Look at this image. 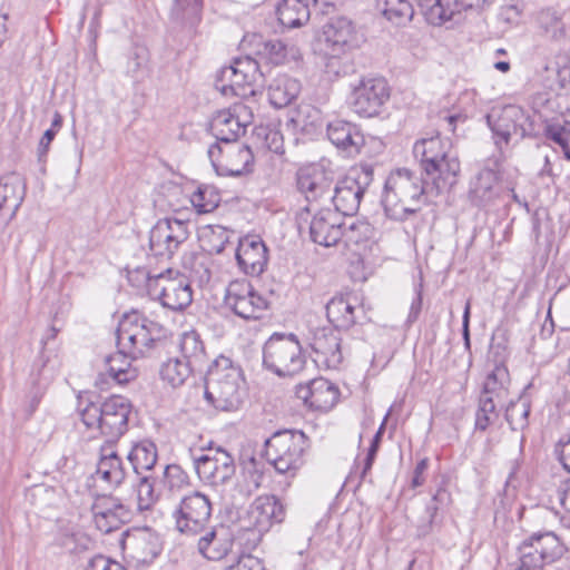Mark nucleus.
Returning <instances> with one entry per match:
<instances>
[{"label":"nucleus","instance_id":"nucleus-16","mask_svg":"<svg viewBox=\"0 0 570 570\" xmlns=\"http://www.w3.org/2000/svg\"><path fill=\"white\" fill-rule=\"evenodd\" d=\"M193 465L199 480L212 487L226 484L236 471L233 455L222 448H209L206 453L193 455Z\"/></svg>","mask_w":570,"mask_h":570},{"label":"nucleus","instance_id":"nucleus-41","mask_svg":"<svg viewBox=\"0 0 570 570\" xmlns=\"http://www.w3.org/2000/svg\"><path fill=\"white\" fill-rule=\"evenodd\" d=\"M194 368L179 357H169L161 364L159 374L161 380L171 387H178L186 382Z\"/></svg>","mask_w":570,"mask_h":570},{"label":"nucleus","instance_id":"nucleus-29","mask_svg":"<svg viewBox=\"0 0 570 570\" xmlns=\"http://www.w3.org/2000/svg\"><path fill=\"white\" fill-rule=\"evenodd\" d=\"M26 195V184L21 175L10 173L0 177V213L8 220L16 216Z\"/></svg>","mask_w":570,"mask_h":570},{"label":"nucleus","instance_id":"nucleus-45","mask_svg":"<svg viewBox=\"0 0 570 570\" xmlns=\"http://www.w3.org/2000/svg\"><path fill=\"white\" fill-rule=\"evenodd\" d=\"M530 405L527 401H511L505 409V420L513 431L523 430L528 425Z\"/></svg>","mask_w":570,"mask_h":570},{"label":"nucleus","instance_id":"nucleus-64","mask_svg":"<svg viewBox=\"0 0 570 570\" xmlns=\"http://www.w3.org/2000/svg\"><path fill=\"white\" fill-rule=\"evenodd\" d=\"M560 461L563 468L570 472V436L568 441L560 444Z\"/></svg>","mask_w":570,"mask_h":570},{"label":"nucleus","instance_id":"nucleus-4","mask_svg":"<svg viewBox=\"0 0 570 570\" xmlns=\"http://www.w3.org/2000/svg\"><path fill=\"white\" fill-rule=\"evenodd\" d=\"M131 405L127 399L114 395L102 403L78 397V413L82 423L97 430L109 441L118 440L128 429Z\"/></svg>","mask_w":570,"mask_h":570},{"label":"nucleus","instance_id":"nucleus-53","mask_svg":"<svg viewBox=\"0 0 570 570\" xmlns=\"http://www.w3.org/2000/svg\"><path fill=\"white\" fill-rule=\"evenodd\" d=\"M446 497V491L443 489L438 490V492L433 495L431 501L426 504L425 513H426V522L422 523L417 527V535L425 537L431 532L432 524L436 512L439 510L436 502L442 501Z\"/></svg>","mask_w":570,"mask_h":570},{"label":"nucleus","instance_id":"nucleus-27","mask_svg":"<svg viewBox=\"0 0 570 570\" xmlns=\"http://www.w3.org/2000/svg\"><path fill=\"white\" fill-rule=\"evenodd\" d=\"M324 41L331 55L338 56L356 46L352 22L346 18L332 19L324 27Z\"/></svg>","mask_w":570,"mask_h":570},{"label":"nucleus","instance_id":"nucleus-43","mask_svg":"<svg viewBox=\"0 0 570 570\" xmlns=\"http://www.w3.org/2000/svg\"><path fill=\"white\" fill-rule=\"evenodd\" d=\"M199 240L204 249L219 254L229 242V230L220 225H207L200 228Z\"/></svg>","mask_w":570,"mask_h":570},{"label":"nucleus","instance_id":"nucleus-38","mask_svg":"<svg viewBox=\"0 0 570 570\" xmlns=\"http://www.w3.org/2000/svg\"><path fill=\"white\" fill-rule=\"evenodd\" d=\"M509 372L504 366H495L488 374L480 397H490L499 404L504 403L508 396Z\"/></svg>","mask_w":570,"mask_h":570},{"label":"nucleus","instance_id":"nucleus-30","mask_svg":"<svg viewBox=\"0 0 570 570\" xmlns=\"http://www.w3.org/2000/svg\"><path fill=\"white\" fill-rule=\"evenodd\" d=\"M122 549L137 561L148 562L160 552L158 537L147 529L127 532L122 539Z\"/></svg>","mask_w":570,"mask_h":570},{"label":"nucleus","instance_id":"nucleus-18","mask_svg":"<svg viewBox=\"0 0 570 570\" xmlns=\"http://www.w3.org/2000/svg\"><path fill=\"white\" fill-rule=\"evenodd\" d=\"M253 119L252 108L243 102L218 110L210 120V131L217 140L215 144L236 141L245 134Z\"/></svg>","mask_w":570,"mask_h":570},{"label":"nucleus","instance_id":"nucleus-13","mask_svg":"<svg viewBox=\"0 0 570 570\" xmlns=\"http://www.w3.org/2000/svg\"><path fill=\"white\" fill-rule=\"evenodd\" d=\"M487 122L495 138V144H509L512 139H523L531 130L530 116L517 105H508L487 116Z\"/></svg>","mask_w":570,"mask_h":570},{"label":"nucleus","instance_id":"nucleus-10","mask_svg":"<svg viewBox=\"0 0 570 570\" xmlns=\"http://www.w3.org/2000/svg\"><path fill=\"white\" fill-rule=\"evenodd\" d=\"M389 99L390 87L383 77L365 76L351 85L348 104L362 117L380 115Z\"/></svg>","mask_w":570,"mask_h":570},{"label":"nucleus","instance_id":"nucleus-60","mask_svg":"<svg viewBox=\"0 0 570 570\" xmlns=\"http://www.w3.org/2000/svg\"><path fill=\"white\" fill-rule=\"evenodd\" d=\"M470 316H471V303H470V301H468L464 306L463 317H462V337H463L464 346L466 350H470V346H471Z\"/></svg>","mask_w":570,"mask_h":570},{"label":"nucleus","instance_id":"nucleus-21","mask_svg":"<svg viewBox=\"0 0 570 570\" xmlns=\"http://www.w3.org/2000/svg\"><path fill=\"white\" fill-rule=\"evenodd\" d=\"M334 176L321 165H309L296 173V186L313 208L314 203L325 202L332 196Z\"/></svg>","mask_w":570,"mask_h":570},{"label":"nucleus","instance_id":"nucleus-42","mask_svg":"<svg viewBox=\"0 0 570 570\" xmlns=\"http://www.w3.org/2000/svg\"><path fill=\"white\" fill-rule=\"evenodd\" d=\"M97 475L111 487H118L126 476L121 459L115 453L104 455L98 462Z\"/></svg>","mask_w":570,"mask_h":570},{"label":"nucleus","instance_id":"nucleus-2","mask_svg":"<svg viewBox=\"0 0 570 570\" xmlns=\"http://www.w3.org/2000/svg\"><path fill=\"white\" fill-rule=\"evenodd\" d=\"M413 155L425 176L432 180L433 188L449 191L456 184L460 160L449 138L441 137L439 132L423 137L414 144Z\"/></svg>","mask_w":570,"mask_h":570},{"label":"nucleus","instance_id":"nucleus-20","mask_svg":"<svg viewBox=\"0 0 570 570\" xmlns=\"http://www.w3.org/2000/svg\"><path fill=\"white\" fill-rule=\"evenodd\" d=\"M311 212H315L309 223L311 239L325 247L336 245L343 236L341 215L331 208L317 209L312 206H306L298 213V219L306 222L307 215Z\"/></svg>","mask_w":570,"mask_h":570},{"label":"nucleus","instance_id":"nucleus-15","mask_svg":"<svg viewBox=\"0 0 570 570\" xmlns=\"http://www.w3.org/2000/svg\"><path fill=\"white\" fill-rule=\"evenodd\" d=\"M372 180L371 171L354 170L337 183H333L332 196L327 203L335 206L337 214L352 216L357 213L363 195Z\"/></svg>","mask_w":570,"mask_h":570},{"label":"nucleus","instance_id":"nucleus-5","mask_svg":"<svg viewBox=\"0 0 570 570\" xmlns=\"http://www.w3.org/2000/svg\"><path fill=\"white\" fill-rule=\"evenodd\" d=\"M306 446L302 431L281 430L265 441V456L277 473L292 479L304 464Z\"/></svg>","mask_w":570,"mask_h":570},{"label":"nucleus","instance_id":"nucleus-11","mask_svg":"<svg viewBox=\"0 0 570 570\" xmlns=\"http://www.w3.org/2000/svg\"><path fill=\"white\" fill-rule=\"evenodd\" d=\"M212 501L200 491L184 495L173 512L176 528L187 535L203 532L212 517Z\"/></svg>","mask_w":570,"mask_h":570},{"label":"nucleus","instance_id":"nucleus-47","mask_svg":"<svg viewBox=\"0 0 570 570\" xmlns=\"http://www.w3.org/2000/svg\"><path fill=\"white\" fill-rule=\"evenodd\" d=\"M158 500V493L155 490V481L150 475H138L137 483V505L144 511L150 509Z\"/></svg>","mask_w":570,"mask_h":570},{"label":"nucleus","instance_id":"nucleus-59","mask_svg":"<svg viewBox=\"0 0 570 570\" xmlns=\"http://www.w3.org/2000/svg\"><path fill=\"white\" fill-rule=\"evenodd\" d=\"M245 471L249 476L250 484L255 489H258L263 482L264 473L258 469V465L254 459L248 462Z\"/></svg>","mask_w":570,"mask_h":570},{"label":"nucleus","instance_id":"nucleus-51","mask_svg":"<svg viewBox=\"0 0 570 570\" xmlns=\"http://www.w3.org/2000/svg\"><path fill=\"white\" fill-rule=\"evenodd\" d=\"M538 21L541 29L551 39L559 40L564 37V23L556 11L550 9L541 11Z\"/></svg>","mask_w":570,"mask_h":570},{"label":"nucleus","instance_id":"nucleus-56","mask_svg":"<svg viewBox=\"0 0 570 570\" xmlns=\"http://www.w3.org/2000/svg\"><path fill=\"white\" fill-rule=\"evenodd\" d=\"M41 370L39 372V375L41 380H43L46 383L49 382L55 372L60 365L59 361H55L51 363L49 356H46L45 354L41 355Z\"/></svg>","mask_w":570,"mask_h":570},{"label":"nucleus","instance_id":"nucleus-55","mask_svg":"<svg viewBox=\"0 0 570 570\" xmlns=\"http://www.w3.org/2000/svg\"><path fill=\"white\" fill-rule=\"evenodd\" d=\"M546 136L557 144L563 154L566 153V148L570 144V129L563 126H549L546 130Z\"/></svg>","mask_w":570,"mask_h":570},{"label":"nucleus","instance_id":"nucleus-28","mask_svg":"<svg viewBox=\"0 0 570 570\" xmlns=\"http://www.w3.org/2000/svg\"><path fill=\"white\" fill-rule=\"evenodd\" d=\"M499 173L482 168L470 181L469 199L478 207H484L500 196Z\"/></svg>","mask_w":570,"mask_h":570},{"label":"nucleus","instance_id":"nucleus-24","mask_svg":"<svg viewBox=\"0 0 570 570\" xmlns=\"http://www.w3.org/2000/svg\"><path fill=\"white\" fill-rule=\"evenodd\" d=\"M236 261L239 268L247 275H261L268 262L267 247L256 235H247L239 239L236 249Z\"/></svg>","mask_w":570,"mask_h":570},{"label":"nucleus","instance_id":"nucleus-33","mask_svg":"<svg viewBox=\"0 0 570 570\" xmlns=\"http://www.w3.org/2000/svg\"><path fill=\"white\" fill-rule=\"evenodd\" d=\"M419 7L426 21L441 26L465 10L459 0H419Z\"/></svg>","mask_w":570,"mask_h":570},{"label":"nucleus","instance_id":"nucleus-1","mask_svg":"<svg viewBox=\"0 0 570 570\" xmlns=\"http://www.w3.org/2000/svg\"><path fill=\"white\" fill-rule=\"evenodd\" d=\"M443 193L433 188L432 180L428 177L423 179L403 168L389 176L382 204L390 218L404 220L409 215L419 212L429 196H439Z\"/></svg>","mask_w":570,"mask_h":570},{"label":"nucleus","instance_id":"nucleus-61","mask_svg":"<svg viewBox=\"0 0 570 570\" xmlns=\"http://www.w3.org/2000/svg\"><path fill=\"white\" fill-rule=\"evenodd\" d=\"M428 468H429V459L424 458L417 462V464L414 469L413 478H412V487L413 488L421 487L424 483L425 479L423 475H424L425 471L428 470Z\"/></svg>","mask_w":570,"mask_h":570},{"label":"nucleus","instance_id":"nucleus-12","mask_svg":"<svg viewBox=\"0 0 570 570\" xmlns=\"http://www.w3.org/2000/svg\"><path fill=\"white\" fill-rule=\"evenodd\" d=\"M208 157L220 176H240L253 170L254 155L250 148L236 141L213 144Z\"/></svg>","mask_w":570,"mask_h":570},{"label":"nucleus","instance_id":"nucleus-26","mask_svg":"<svg viewBox=\"0 0 570 570\" xmlns=\"http://www.w3.org/2000/svg\"><path fill=\"white\" fill-rule=\"evenodd\" d=\"M327 137L333 145L350 157L360 154L365 144V137L360 127L345 120L330 122Z\"/></svg>","mask_w":570,"mask_h":570},{"label":"nucleus","instance_id":"nucleus-62","mask_svg":"<svg viewBox=\"0 0 570 570\" xmlns=\"http://www.w3.org/2000/svg\"><path fill=\"white\" fill-rule=\"evenodd\" d=\"M266 146L274 153L283 151V138L278 131L269 130L266 134Z\"/></svg>","mask_w":570,"mask_h":570},{"label":"nucleus","instance_id":"nucleus-22","mask_svg":"<svg viewBox=\"0 0 570 570\" xmlns=\"http://www.w3.org/2000/svg\"><path fill=\"white\" fill-rule=\"evenodd\" d=\"M91 512L96 528L102 533H109L131 519L129 508L111 495L98 497L91 505Z\"/></svg>","mask_w":570,"mask_h":570},{"label":"nucleus","instance_id":"nucleus-3","mask_svg":"<svg viewBox=\"0 0 570 570\" xmlns=\"http://www.w3.org/2000/svg\"><path fill=\"white\" fill-rule=\"evenodd\" d=\"M204 396L217 410L225 412L239 410L247 397L242 370L228 357L220 356L215 360L205 377Z\"/></svg>","mask_w":570,"mask_h":570},{"label":"nucleus","instance_id":"nucleus-54","mask_svg":"<svg viewBox=\"0 0 570 570\" xmlns=\"http://www.w3.org/2000/svg\"><path fill=\"white\" fill-rule=\"evenodd\" d=\"M389 414L387 413L383 420V422L381 423L379 430L376 431L375 435L373 436L372 439V442H371V445L367 450V455L364 460V468L361 472V478L364 479L367 474V472L372 469V465L374 463V460H375V456H376V453L379 451V448H380V444H381V441H382V436L384 434V431H385V425H386V421H387V417H389Z\"/></svg>","mask_w":570,"mask_h":570},{"label":"nucleus","instance_id":"nucleus-19","mask_svg":"<svg viewBox=\"0 0 570 570\" xmlns=\"http://www.w3.org/2000/svg\"><path fill=\"white\" fill-rule=\"evenodd\" d=\"M564 552V547L552 532L532 535L519 548L520 564L524 568L542 570L543 564L559 559Z\"/></svg>","mask_w":570,"mask_h":570},{"label":"nucleus","instance_id":"nucleus-52","mask_svg":"<svg viewBox=\"0 0 570 570\" xmlns=\"http://www.w3.org/2000/svg\"><path fill=\"white\" fill-rule=\"evenodd\" d=\"M294 121L298 127H301L303 131L307 134H311L323 126L321 112L313 106H304L299 108L297 117L294 119Z\"/></svg>","mask_w":570,"mask_h":570},{"label":"nucleus","instance_id":"nucleus-63","mask_svg":"<svg viewBox=\"0 0 570 570\" xmlns=\"http://www.w3.org/2000/svg\"><path fill=\"white\" fill-rule=\"evenodd\" d=\"M111 561V559L105 556H96L89 561L87 570H109Z\"/></svg>","mask_w":570,"mask_h":570},{"label":"nucleus","instance_id":"nucleus-40","mask_svg":"<svg viewBox=\"0 0 570 570\" xmlns=\"http://www.w3.org/2000/svg\"><path fill=\"white\" fill-rule=\"evenodd\" d=\"M179 350L183 360L193 367L200 366L206 361V351L200 335L196 331L185 332L180 336Z\"/></svg>","mask_w":570,"mask_h":570},{"label":"nucleus","instance_id":"nucleus-9","mask_svg":"<svg viewBox=\"0 0 570 570\" xmlns=\"http://www.w3.org/2000/svg\"><path fill=\"white\" fill-rule=\"evenodd\" d=\"M148 294L158 299L164 307L181 311L193 301V292L186 276L167 268L166 273L150 276L147 274Z\"/></svg>","mask_w":570,"mask_h":570},{"label":"nucleus","instance_id":"nucleus-57","mask_svg":"<svg viewBox=\"0 0 570 570\" xmlns=\"http://www.w3.org/2000/svg\"><path fill=\"white\" fill-rule=\"evenodd\" d=\"M57 135V129H53V128H49L47 129L40 141H39V146H38V157H39V160L42 161L49 150V146L50 144L52 142V140L55 139Z\"/></svg>","mask_w":570,"mask_h":570},{"label":"nucleus","instance_id":"nucleus-7","mask_svg":"<svg viewBox=\"0 0 570 570\" xmlns=\"http://www.w3.org/2000/svg\"><path fill=\"white\" fill-rule=\"evenodd\" d=\"M161 327L138 312L125 314L119 321L116 336L117 345L122 352H128L130 358L147 354L159 337Z\"/></svg>","mask_w":570,"mask_h":570},{"label":"nucleus","instance_id":"nucleus-48","mask_svg":"<svg viewBox=\"0 0 570 570\" xmlns=\"http://www.w3.org/2000/svg\"><path fill=\"white\" fill-rule=\"evenodd\" d=\"M193 206L197 213H210L218 206L219 197L213 188L208 186L199 187L190 197Z\"/></svg>","mask_w":570,"mask_h":570},{"label":"nucleus","instance_id":"nucleus-46","mask_svg":"<svg viewBox=\"0 0 570 570\" xmlns=\"http://www.w3.org/2000/svg\"><path fill=\"white\" fill-rule=\"evenodd\" d=\"M163 483L165 489L171 493L180 492L189 487V475L181 466L177 464H168L164 470Z\"/></svg>","mask_w":570,"mask_h":570},{"label":"nucleus","instance_id":"nucleus-58","mask_svg":"<svg viewBox=\"0 0 570 570\" xmlns=\"http://www.w3.org/2000/svg\"><path fill=\"white\" fill-rule=\"evenodd\" d=\"M225 570H264L262 563L252 557L242 558L237 563L227 567Z\"/></svg>","mask_w":570,"mask_h":570},{"label":"nucleus","instance_id":"nucleus-35","mask_svg":"<svg viewBox=\"0 0 570 570\" xmlns=\"http://www.w3.org/2000/svg\"><path fill=\"white\" fill-rule=\"evenodd\" d=\"M252 514L261 529L274 523H281L285 518V509L279 499L274 495L261 497L253 505Z\"/></svg>","mask_w":570,"mask_h":570},{"label":"nucleus","instance_id":"nucleus-34","mask_svg":"<svg viewBox=\"0 0 570 570\" xmlns=\"http://www.w3.org/2000/svg\"><path fill=\"white\" fill-rule=\"evenodd\" d=\"M301 92V82L287 75L275 77L268 86V99L275 108L291 105Z\"/></svg>","mask_w":570,"mask_h":570},{"label":"nucleus","instance_id":"nucleus-17","mask_svg":"<svg viewBox=\"0 0 570 570\" xmlns=\"http://www.w3.org/2000/svg\"><path fill=\"white\" fill-rule=\"evenodd\" d=\"M188 237L187 222L175 218L159 219L149 232V248L154 256L169 259Z\"/></svg>","mask_w":570,"mask_h":570},{"label":"nucleus","instance_id":"nucleus-32","mask_svg":"<svg viewBox=\"0 0 570 570\" xmlns=\"http://www.w3.org/2000/svg\"><path fill=\"white\" fill-rule=\"evenodd\" d=\"M233 534L224 525L215 527L198 540L199 552L208 560H222L232 550Z\"/></svg>","mask_w":570,"mask_h":570},{"label":"nucleus","instance_id":"nucleus-49","mask_svg":"<svg viewBox=\"0 0 570 570\" xmlns=\"http://www.w3.org/2000/svg\"><path fill=\"white\" fill-rule=\"evenodd\" d=\"M296 49L295 47H287L281 40H269L263 45V49L261 53H263L273 65H282L284 63L288 55L292 58H295Z\"/></svg>","mask_w":570,"mask_h":570},{"label":"nucleus","instance_id":"nucleus-37","mask_svg":"<svg viewBox=\"0 0 570 570\" xmlns=\"http://www.w3.org/2000/svg\"><path fill=\"white\" fill-rule=\"evenodd\" d=\"M128 352H122L121 348L105 360L106 373L117 384H125L136 379L137 372L131 366Z\"/></svg>","mask_w":570,"mask_h":570},{"label":"nucleus","instance_id":"nucleus-39","mask_svg":"<svg viewBox=\"0 0 570 570\" xmlns=\"http://www.w3.org/2000/svg\"><path fill=\"white\" fill-rule=\"evenodd\" d=\"M128 460L137 475L150 471L157 462V449L151 441H141L135 444L128 454Z\"/></svg>","mask_w":570,"mask_h":570},{"label":"nucleus","instance_id":"nucleus-14","mask_svg":"<svg viewBox=\"0 0 570 570\" xmlns=\"http://www.w3.org/2000/svg\"><path fill=\"white\" fill-rule=\"evenodd\" d=\"M224 302L236 316L247 321L259 320L268 308L267 299L246 279L230 282Z\"/></svg>","mask_w":570,"mask_h":570},{"label":"nucleus","instance_id":"nucleus-8","mask_svg":"<svg viewBox=\"0 0 570 570\" xmlns=\"http://www.w3.org/2000/svg\"><path fill=\"white\" fill-rule=\"evenodd\" d=\"M262 78L263 73L255 59L249 56L237 57L218 71L215 88L226 97L247 98L255 95V86Z\"/></svg>","mask_w":570,"mask_h":570},{"label":"nucleus","instance_id":"nucleus-25","mask_svg":"<svg viewBox=\"0 0 570 570\" xmlns=\"http://www.w3.org/2000/svg\"><path fill=\"white\" fill-rule=\"evenodd\" d=\"M309 345L316 355V362L328 368H336L343 361L341 337L334 328L320 327L313 332Z\"/></svg>","mask_w":570,"mask_h":570},{"label":"nucleus","instance_id":"nucleus-50","mask_svg":"<svg viewBox=\"0 0 570 570\" xmlns=\"http://www.w3.org/2000/svg\"><path fill=\"white\" fill-rule=\"evenodd\" d=\"M502 406L490 397H480L475 415V428L485 431L498 417L497 407Z\"/></svg>","mask_w":570,"mask_h":570},{"label":"nucleus","instance_id":"nucleus-31","mask_svg":"<svg viewBox=\"0 0 570 570\" xmlns=\"http://www.w3.org/2000/svg\"><path fill=\"white\" fill-rule=\"evenodd\" d=\"M360 311L356 297L351 294L336 295L326 304L327 320L336 330L351 328L356 323Z\"/></svg>","mask_w":570,"mask_h":570},{"label":"nucleus","instance_id":"nucleus-36","mask_svg":"<svg viewBox=\"0 0 570 570\" xmlns=\"http://www.w3.org/2000/svg\"><path fill=\"white\" fill-rule=\"evenodd\" d=\"M376 9L396 27H405L414 16L409 0H376Z\"/></svg>","mask_w":570,"mask_h":570},{"label":"nucleus","instance_id":"nucleus-44","mask_svg":"<svg viewBox=\"0 0 570 570\" xmlns=\"http://www.w3.org/2000/svg\"><path fill=\"white\" fill-rule=\"evenodd\" d=\"M203 0H175L171 16L177 21L195 24L200 19Z\"/></svg>","mask_w":570,"mask_h":570},{"label":"nucleus","instance_id":"nucleus-6","mask_svg":"<svg viewBox=\"0 0 570 570\" xmlns=\"http://www.w3.org/2000/svg\"><path fill=\"white\" fill-rule=\"evenodd\" d=\"M263 365L278 376L299 374L306 365V357L294 334H273L263 347Z\"/></svg>","mask_w":570,"mask_h":570},{"label":"nucleus","instance_id":"nucleus-23","mask_svg":"<svg viewBox=\"0 0 570 570\" xmlns=\"http://www.w3.org/2000/svg\"><path fill=\"white\" fill-rule=\"evenodd\" d=\"M296 395L311 409L327 412L337 403L340 392L336 385L318 377L305 384H298Z\"/></svg>","mask_w":570,"mask_h":570}]
</instances>
